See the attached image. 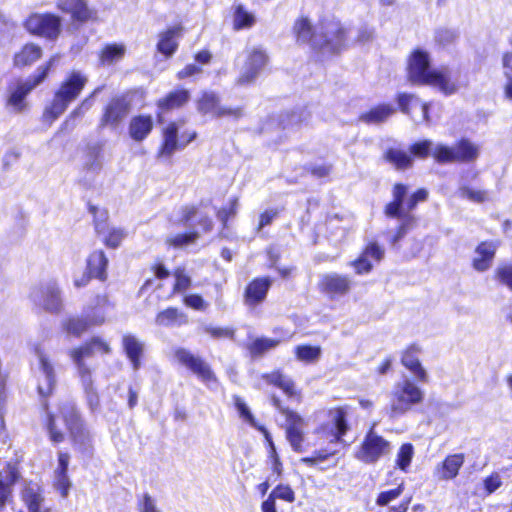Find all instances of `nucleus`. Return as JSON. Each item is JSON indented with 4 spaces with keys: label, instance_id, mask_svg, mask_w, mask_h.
I'll return each instance as SVG.
<instances>
[{
    "label": "nucleus",
    "instance_id": "5701e85b",
    "mask_svg": "<svg viewBox=\"0 0 512 512\" xmlns=\"http://www.w3.org/2000/svg\"><path fill=\"white\" fill-rule=\"evenodd\" d=\"M384 256V250L377 243L367 245L363 253L352 262L357 274H364L371 271L372 261L379 262Z\"/></svg>",
    "mask_w": 512,
    "mask_h": 512
},
{
    "label": "nucleus",
    "instance_id": "37998d69",
    "mask_svg": "<svg viewBox=\"0 0 512 512\" xmlns=\"http://www.w3.org/2000/svg\"><path fill=\"white\" fill-rule=\"evenodd\" d=\"M125 52L126 48L123 44H108L101 51L100 62L102 65H111L121 60Z\"/></svg>",
    "mask_w": 512,
    "mask_h": 512
},
{
    "label": "nucleus",
    "instance_id": "ea45409f",
    "mask_svg": "<svg viewBox=\"0 0 512 512\" xmlns=\"http://www.w3.org/2000/svg\"><path fill=\"white\" fill-rule=\"evenodd\" d=\"M256 23L253 13L249 12L242 4L234 5L233 28L234 30L249 29Z\"/></svg>",
    "mask_w": 512,
    "mask_h": 512
},
{
    "label": "nucleus",
    "instance_id": "473e14b6",
    "mask_svg": "<svg viewBox=\"0 0 512 512\" xmlns=\"http://www.w3.org/2000/svg\"><path fill=\"white\" fill-rule=\"evenodd\" d=\"M104 155L100 146L95 145L88 148L84 160V170L91 177L98 175L103 168Z\"/></svg>",
    "mask_w": 512,
    "mask_h": 512
},
{
    "label": "nucleus",
    "instance_id": "79ce46f5",
    "mask_svg": "<svg viewBox=\"0 0 512 512\" xmlns=\"http://www.w3.org/2000/svg\"><path fill=\"white\" fill-rule=\"evenodd\" d=\"M111 306L109 299L105 295H99L96 298V307L86 314L91 326L101 325L105 322L106 313L104 309Z\"/></svg>",
    "mask_w": 512,
    "mask_h": 512
},
{
    "label": "nucleus",
    "instance_id": "9d476101",
    "mask_svg": "<svg viewBox=\"0 0 512 512\" xmlns=\"http://www.w3.org/2000/svg\"><path fill=\"white\" fill-rule=\"evenodd\" d=\"M54 60V58H51L45 65H42L37 69L35 75L24 81L19 80L14 88L11 87V94L8 101L9 105H11L16 111H22L25 107V97L46 79Z\"/></svg>",
    "mask_w": 512,
    "mask_h": 512
},
{
    "label": "nucleus",
    "instance_id": "c9c22d12",
    "mask_svg": "<svg viewBox=\"0 0 512 512\" xmlns=\"http://www.w3.org/2000/svg\"><path fill=\"white\" fill-rule=\"evenodd\" d=\"M464 459V454L462 453L447 456L442 462L441 468H439L440 478L443 480L454 479L458 475Z\"/></svg>",
    "mask_w": 512,
    "mask_h": 512
},
{
    "label": "nucleus",
    "instance_id": "f704fd0d",
    "mask_svg": "<svg viewBox=\"0 0 512 512\" xmlns=\"http://www.w3.org/2000/svg\"><path fill=\"white\" fill-rule=\"evenodd\" d=\"M178 148H180L178 143V126L173 122L163 131V144L159 156L170 157Z\"/></svg>",
    "mask_w": 512,
    "mask_h": 512
},
{
    "label": "nucleus",
    "instance_id": "13d9d810",
    "mask_svg": "<svg viewBox=\"0 0 512 512\" xmlns=\"http://www.w3.org/2000/svg\"><path fill=\"white\" fill-rule=\"evenodd\" d=\"M337 450L333 449H321L314 452L312 457H303L300 459L301 463H304L308 466H314L321 461L326 460L328 457L336 454Z\"/></svg>",
    "mask_w": 512,
    "mask_h": 512
},
{
    "label": "nucleus",
    "instance_id": "a18cd8bd",
    "mask_svg": "<svg viewBox=\"0 0 512 512\" xmlns=\"http://www.w3.org/2000/svg\"><path fill=\"white\" fill-rule=\"evenodd\" d=\"M385 158L398 169H405L412 163V158L407 152L400 149H389L385 154Z\"/></svg>",
    "mask_w": 512,
    "mask_h": 512
},
{
    "label": "nucleus",
    "instance_id": "603ef678",
    "mask_svg": "<svg viewBox=\"0 0 512 512\" xmlns=\"http://www.w3.org/2000/svg\"><path fill=\"white\" fill-rule=\"evenodd\" d=\"M138 512H162L157 506V501L149 493H143L137 497Z\"/></svg>",
    "mask_w": 512,
    "mask_h": 512
},
{
    "label": "nucleus",
    "instance_id": "b1692460",
    "mask_svg": "<svg viewBox=\"0 0 512 512\" xmlns=\"http://www.w3.org/2000/svg\"><path fill=\"white\" fill-rule=\"evenodd\" d=\"M419 353V348L416 345H412L403 353L401 362L417 381L426 383L428 382V374L419 360Z\"/></svg>",
    "mask_w": 512,
    "mask_h": 512
},
{
    "label": "nucleus",
    "instance_id": "aec40b11",
    "mask_svg": "<svg viewBox=\"0 0 512 512\" xmlns=\"http://www.w3.org/2000/svg\"><path fill=\"white\" fill-rule=\"evenodd\" d=\"M351 287L352 280L348 276L335 272L322 275L319 281L320 290L332 299L346 295Z\"/></svg>",
    "mask_w": 512,
    "mask_h": 512
},
{
    "label": "nucleus",
    "instance_id": "f8f14e48",
    "mask_svg": "<svg viewBox=\"0 0 512 512\" xmlns=\"http://www.w3.org/2000/svg\"><path fill=\"white\" fill-rule=\"evenodd\" d=\"M34 353L38 359V375H37V389L41 398L46 399L49 397L57 383L56 373L54 366L40 345L34 347Z\"/></svg>",
    "mask_w": 512,
    "mask_h": 512
},
{
    "label": "nucleus",
    "instance_id": "bb28decb",
    "mask_svg": "<svg viewBox=\"0 0 512 512\" xmlns=\"http://www.w3.org/2000/svg\"><path fill=\"white\" fill-rule=\"evenodd\" d=\"M22 500L28 512H50L49 508L44 505L42 490L36 483H29L24 487Z\"/></svg>",
    "mask_w": 512,
    "mask_h": 512
},
{
    "label": "nucleus",
    "instance_id": "c756f323",
    "mask_svg": "<svg viewBox=\"0 0 512 512\" xmlns=\"http://www.w3.org/2000/svg\"><path fill=\"white\" fill-rule=\"evenodd\" d=\"M396 109L391 104H379L369 111L362 113L359 116V120L365 124H381L387 121L394 113Z\"/></svg>",
    "mask_w": 512,
    "mask_h": 512
},
{
    "label": "nucleus",
    "instance_id": "6ab92c4d",
    "mask_svg": "<svg viewBox=\"0 0 512 512\" xmlns=\"http://www.w3.org/2000/svg\"><path fill=\"white\" fill-rule=\"evenodd\" d=\"M397 102L401 112L409 115L415 123L429 121V105L423 103L417 96L408 93H400L397 96Z\"/></svg>",
    "mask_w": 512,
    "mask_h": 512
},
{
    "label": "nucleus",
    "instance_id": "7c9ffc66",
    "mask_svg": "<svg viewBox=\"0 0 512 512\" xmlns=\"http://www.w3.org/2000/svg\"><path fill=\"white\" fill-rule=\"evenodd\" d=\"M153 129V119L149 115H138L129 123V134L135 141H143Z\"/></svg>",
    "mask_w": 512,
    "mask_h": 512
},
{
    "label": "nucleus",
    "instance_id": "4d7b16f0",
    "mask_svg": "<svg viewBox=\"0 0 512 512\" xmlns=\"http://www.w3.org/2000/svg\"><path fill=\"white\" fill-rule=\"evenodd\" d=\"M278 344V341L273 339H267V338H259L256 339L250 346V352L253 355H261L265 351H268L269 349H272L276 347Z\"/></svg>",
    "mask_w": 512,
    "mask_h": 512
},
{
    "label": "nucleus",
    "instance_id": "2f4dec72",
    "mask_svg": "<svg viewBox=\"0 0 512 512\" xmlns=\"http://www.w3.org/2000/svg\"><path fill=\"white\" fill-rule=\"evenodd\" d=\"M155 323L162 327H179L188 323V317L179 309L169 307L157 314Z\"/></svg>",
    "mask_w": 512,
    "mask_h": 512
},
{
    "label": "nucleus",
    "instance_id": "3c124183",
    "mask_svg": "<svg viewBox=\"0 0 512 512\" xmlns=\"http://www.w3.org/2000/svg\"><path fill=\"white\" fill-rule=\"evenodd\" d=\"M173 275L175 277V284L173 287L174 293H182L191 286L192 280L191 277L186 273L185 268H176Z\"/></svg>",
    "mask_w": 512,
    "mask_h": 512
},
{
    "label": "nucleus",
    "instance_id": "8fccbe9b",
    "mask_svg": "<svg viewBox=\"0 0 512 512\" xmlns=\"http://www.w3.org/2000/svg\"><path fill=\"white\" fill-rule=\"evenodd\" d=\"M90 326L86 316L85 318H71L65 324V330L68 334L80 337Z\"/></svg>",
    "mask_w": 512,
    "mask_h": 512
},
{
    "label": "nucleus",
    "instance_id": "6e6552de",
    "mask_svg": "<svg viewBox=\"0 0 512 512\" xmlns=\"http://www.w3.org/2000/svg\"><path fill=\"white\" fill-rule=\"evenodd\" d=\"M268 63L269 56L264 47L257 45L247 48L244 62L240 68L237 84L249 85L254 83Z\"/></svg>",
    "mask_w": 512,
    "mask_h": 512
},
{
    "label": "nucleus",
    "instance_id": "a211bd4d",
    "mask_svg": "<svg viewBox=\"0 0 512 512\" xmlns=\"http://www.w3.org/2000/svg\"><path fill=\"white\" fill-rule=\"evenodd\" d=\"M175 358L194 374H196L202 381L210 382L215 381V376L209 365L200 357L195 356L185 348H177L175 350Z\"/></svg>",
    "mask_w": 512,
    "mask_h": 512
},
{
    "label": "nucleus",
    "instance_id": "72a5a7b5",
    "mask_svg": "<svg viewBox=\"0 0 512 512\" xmlns=\"http://www.w3.org/2000/svg\"><path fill=\"white\" fill-rule=\"evenodd\" d=\"M108 265V259L105 253L101 250L94 251L90 254L87 260V269L91 277L98 278L100 280L106 279V268Z\"/></svg>",
    "mask_w": 512,
    "mask_h": 512
},
{
    "label": "nucleus",
    "instance_id": "4468645a",
    "mask_svg": "<svg viewBox=\"0 0 512 512\" xmlns=\"http://www.w3.org/2000/svg\"><path fill=\"white\" fill-rule=\"evenodd\" d=\"M25 27L32 34L53 40L60 33L61 19L53 14H33L26 20Z\"/></svg>",
    "mask_w": 512,
    "mask_h": 512
},
{
    "label": "nucleus",
    "instance_id": "6e6d98bb",
    "mask_svg": "<svg viewBox=\"0 0 512 512\" xmlns=\"http://www.w3.org/2000/svg\"><path fill=\"white\" fill-rule=\"evenodd\" d=\"M102 90L101 87H97L88 97H86L79 106H77L70 114V118L82 117L86 111H88L93 103L94 97L100 93Z\"/></svg>",
    "mask_w": 512,
    "mask_h": 512
},
{
    "label": "nucleus",
    "instance_id": "20e7f679",
    "mask_svg": "<svg viewBox=\"0 0 512 512\" xmlns=\"http://www.w3.org/2000/svg\"><path fill=\"white\" fill-rule=\"evenodd\" d=\"M408 78L412 84L437 87L443 94L452 95L458 86L452 80V72L448 68L430 69L428 53L416 50L409 59Z\"/></svg>",
    "mask_w": 512,
    "mask_h": 512
},
{
    "label": "nucleus",
    "instance_id": "bf43d9fd",
    "mask_svg": "<svg viewBox=\"0 0 512 512\" xmlns=\"http://www.w3.org/2000/svg\"><path fill=\"white\" fill-rule=\"evenodd\" d=\"M238 209V199L233 198L229 201L228 207H223L217 212L218 220L224 225H227V222L230 218L234 217L237 213Z\"/></svg>",
    "mask_w": 512,
    "mask_h": 512
},
{
    "label": "nucleus",
    "instance_id": "dca6fc26",
    "mask_svg": "<svg viewBox=\"0 0 512 512\" xmlns=\"http://www.w3.org/2000/svg\"><path fill=\"white\" fill-rule=\"evenodd\" d=\"M131 103L127 96H116L110 100L100 119V126L117 127L129 114Z\"/></svg>",
    "mask_w": 512,
    "mask_h": 512
},
{
    "label": "nucleus",
    "instance_id": "de8ad7c7",
    "mask_svg": "<svg viewBox=\"0 0 512 512\" xmlns=\"http://www.w3.org/2000/svg\"><path fill=\"white\" fill-rule=\"evenodd\" d=\"M413 455H414L413 445L410 443L403 444L397 453L396 466L400 470L406 472L408 467L410 466Z\"/></svg>",
    "mask_w": 512,
    "mask_h": 512
},
{
    "label": "nucleus",
    "instance_id": "c85d7f7f",
    "mask_svg": "<svg viewBox=\"0 0 512 512\" xmlns=\"http://www.w3.org/2000/svg\"><path fill=\"white\" fill-rule=\"evenodd\" d=\"M181 35V26H174L160 33L159 41L157 44L158 51L164 54L165 56H171L172 54H174L178 47L177 40L180 38Z\"/></svg>",
    "mask_w": 512,
    "mask_h": 512
},
{
    "label": "nucleus",
    "instance_id": "e2e57ef3",
    "mask_svg": "<svg viewBox=\"0 0 512 512\" xmlns=\"http://www.w3.org/2000/svg\"><path fill=\"white\" fill-rule=\"evenodd\" d=\"M497 279L512 291V263L500 266L496 270Z\"/></svg>",
    "mask_w": 512,
    "mask_h": 512
},
{
    "label": "nucleus",
    "instance_id": "9b49d317",
    "mask_svg": "<svg viewBox=\"0 0 512 512\" xmlns=\"http://www.w3.org/2000/svg\"><path fill=\"white\" fill-rule=\"evenodd\" d=\"M347 429L345 410L335 408L328 411L327 420L316 429V435L319 439L334 444L342 441V436L346 433Z\"/></svg>",
    "mask_w": 512,
    "mask_h": 512
},
{
    "label": "nucleus",
    "instance_id": "58836bf2",
    "mask_svg": "<svg viewBox=\"0 0 512 512\" xmlns=\"http://www.w3.org/2000/svg\"><path fill=\"white\" fill-rule=\"evenodd\" d=\"M5 479L0 474V511L6 506L12 497V485L16 482L17 474L14 469L8 467L5 470Z\"/></svg>",
    "mask_w": 512,
    "mask_h": 512
},
{
    "label": "nucleus",
    "instance_id": "ddd939ff",
    "mask_svg": "<svg viewBox=\"0 0 512 512\" xmlns=\"http://www.w3.org/2000/svg\"><path fill=\"white\" fill-rule=\"evenodd\" d=\"M31 301L38 307L49 312H58L61 308V295L56 282L41 283L32 288Z\"/></svg>",
    "mask_w": 512,
    "mask_h": 512
},
{
    "label": "nucleus",
    "instance_id": "49530a36",
    "mask_svg": "<svg viewBox=\"0 0 512 512\" xmlns=\"http://www.w3.org/2000/svg\"><path fill=\"white\" fill-rule=\"evenodd\" d=\"M295 353L298 360L312 363L319 359L321 348L319 346L299 345L295 348Z\"/></svg>",
    "mask_w": 512,
    "mask_h": 512
},
{
    "label": "nucleus",
    "instance_id": "c03bdc74",
    "mask_svg": "<svg viewBox=\"0 0 512 512\" xmlns=\"http://www.w3.org/2000/svg\"><path fill=\"white\" fill-rule=\"evenodd\" d=\"M457 194L461 198H467L476 203H482L488 200V193L486 191L470 188L463 179L459 182Z\"/></svg>",
    "mask_w": 512,
    "mask_h": 512
},
{
    "label": "nucleus",
    "instance_id": "052dcab7",
    "mask_svg": "<svg viewBox=\"0 0 512 512\" xmlns=\"http://www.w3.org/2000/svg\"><path fill=\"white\" fill-rule=\"evenodd\" d=\"M403 490V484H400L395 489L381 492L376 499V504L379 506L388 505L391 501L397 499L402 494Z\"/></svg>",
    "mask_w": 512,
    "mask_h": 512
},
{
    "label": "nucleus",
    "instance_id": "338daca9",
    "mask_svg": "<svg viewBox=\"0 0 512 512\" xmlns=\"http://www.w3.org/2000/svg\"><path fill=\"white\" fill-rule=\"evenodd\" d=\"M432 149V142L424 140L413 144L410 148L411 153L417 157H426L430 154Z\"/></svg>",
    "mask_w": 512,
    "mask_h": 512
},
{
    "label": "nucleus",
    "instance_id": "a878e982",
    "mask_svg": "<svg viewBox=\"0 0 512 512\" xmlns=\"http://www.w3.org/2000/svg\"><path fill=\"white\" fill-rule=\"evenodd\" d=\"M122 347L133 369L137 371L141 367V357L144 353L145 344L135 335L124 334Z\"/></svg>",
    "mask_w": 512,
    "mask_h": 512
},
{
    "label": "nucleus",
    "instance_id": "7ed1b4c3",
    "mask_svg": "<svg viewBox=\"0 0 512 512\" xmlns=\"http://www.w3.org/2000/svg\"><path fill=\"white\" fill-rule=\"evenodd\" d=\"M110 352V345L101 337H93L82 346L70 349L68 352L76 366L85 393L86 403L91 413H95L99 410L100 399L94 387L92 370L85 362V359L91 358L97 353L109 354Z\"/></svg>",
    "mask_w": 512,
    "mask_h": 512
},
{
    "label": "nucleus",
    "instance_id": "09e8293b",
    "mask_svg": "<svg viewBox=\"0 0 512 512\" xmlns=\"http://www.w3.org/2000/svg\"><path fill=\"white\" fill-rule=\"evenodd\" d=\"M199 237L197 232L182 233L168 236L166 243L174 248H182L194 243Z\"/></svg>",
    "mask_w": 512,
    "mask_h": 512
},
{
    "label": "nucleus",
    "instance_id": "412c9836",
    "mask_svg": "<svg viewBox=\"0 0 512 512\" xmlns=\"http://www.w3.org/2000/svg\"><path fill=\"white\" fill-rule=\"evenodd\" d=\"M304 419L296 412H289L286 420V438L295 452L303 451Z\"/></svg>",
    "mask_w": 512,
    "mask_h": 512
},
{
    "label": "nucleus",
    "instance_id": "f3484780",
    "mask_svg": "<svg viewBox=\"0 0 512 512\" xmlns=\"http://www.w3.org/2000/svg\"><path fill=\"white\" fill-rule=\"evenodd\" d=\"M198 110L203 114H211L214 117L240 118L243 113L241 108L224 107L220 105L218 96L213 92H204L198 101Z\"/></svg>",
    "mask_w": 512,
    "mask_h": 512
},
{
    "label": "nucleus",
    "instance_id": "e433bc0d",
    "mask_svg": "<svg viewBox=\"0 0 512 512\" xmlns=\"http://www.w3.org/2000/svg\"><path fill=\"white\" fill-rule=\"evenodd\" d=\"M263 378L268 384L274 385L283 390L288 397H294L297 395L293 380L282 372L274 371L270 374L263 375Z\"/></svg>",
    "mask_w": 512,
    "mask_h": 512
},
{
    "label": "nucleus",
    "instance_id": "f03ea898",
    "mask_svg": "<svg viewBox=\"0 0 512 512\" xmlns=\"http://www.w3.org/2000/svg\"><path fill=\"white\" fill-rule=\"evenodd\" d=\"M293 32L300 44H309L314 50L322 54L339 52L346 42V31L336 20H323L313 27L308 18H299L295 21Z\"/></svg>",
    "mask_w": 512,
    "mask_h": 512
},
{
    "label": "nucleus",
    "instance_id": "0eeeda50",
    "mask_svg": "<svg viewBox=\"0 0 512 512\" xmlns=\"http://www.w3.org/2000/svg\"><path fill=\"white\" fill-rule=\"evenodd\" d=\"M408 187L404 184L397 183L392 190L393 200L386 204L384 213L389 218L400 220L395 235L392 238V244L400 241L415 225L416 217L411 213H405L404 200L407 198Z\"/></svg>",
    "mask_w": 512,
    "mask_h": 512
},
{
    "label": "nucleus",
    "instance_id": "393cba45",
    "mask_svg": "<svg viewBox=\"0 0 512 512\" xmlns=\"http://www.w3.org/2000/svg\"><path fill=\"white\" fill-rule=\"evenodd\" d=\"M57 7L71 14L74 20L85 22L94 17L95 12L91 10L85 0H58Z\"/></svg>",
    "mask_w": 512,
    "mask_h": 512
},
{
    "label": "nucleus",
    "instance_id": "69168bd1",
    "mask_svg": "<svg viewBox=\"0 0 512 512\" xmlns=\"http://www.w3.org/2000/svg\"><path fill=\"white\" fill-rule=\"evenodd\" d=\"M183 301L186 306L199 311L205 310L208 306L204 299L198 294L186 295Z\"/></svg>",
    "mask_w": 512,
    "mask_h": 512
},
{
    "label": "nucleus",
    "instance_id": "0e129e2a",
    "mask_svg": "<svg viewBox=\"0 0 512 512\" xmlns=\"http://www.w3.org/2000/svg\"><path fill=\"white\" fill-rule=\"evenodd\" d=\"M204 331L213 338H234L235 331L230 327L205 326Z\"/></svg>",
    "mask_w": 512,
    "mask_h": 512
},
{
    "label": "nucleus",
    "instance_id": "5fc2aeb1",
    "mask_svg": "<svg viewBox=\"0 0 512 512\" xmlns=\"http://www.w3.org/2000/svg\"><path fill=\"white\" fill-rule=\"evenodd\" d=\"M428 198V191L424 188L418 189L416 192L411 194L407 199L404 200L405 213L413 211L418 203L426 201Z\"/></svg>",
    "mask_w": 512,
    "mask_h": 512
},
{
    "label": "nucleus",
    "instance_id": "1a4fd4ad",
    "mask_svg": "<svg viewBox=\"0 0 512 512\" xmlns=\"http://www.w3.org/2000/svg\"><path fill=\"white\" fill-rule=\"evenodd\" d=\"M479 156V147L467 139L460 140L454 147L442 144L435 146L433 157L437 162H472Z\"/></svg>",
    "mask_w": 512,
    "mask_h": 512
},
{
    "label": "nucleus",
    "instance_id": "680f3d73",
    "mask_svg": "<svg viewBox=\"0 0 512 512\" xmlns=\"http://www.w3.org/2000/svg\"><path fill=\"white\" fill-rule=\"evenodd\" d=\"M270 494L275 499H281L290 503L295 500V493L288 485L280 484L276 486Z\"/></svg>",
    "mask_w": 512,
    "mask_h": 512
},
{
    "label": "nucleus",
    "instance_id": "4c0bfd02",
    "mask_svg": "<svg viewBox=\"0 0 512 512\" xmlns=\"http://www.w3.org/2000/svg\"><path fill=\"white\" fill-rule=\"evenodd\" d=\"M190 99V92L187 89L171 91L166 97L158 101V107L162 110H170L183 106Z\"/></svg>",
    "mask_w": 512,
    "mask_h": 512
},
{
    "label": "nucleus",
    "instance_id": "a19ab883",
    "mask_svg": "<svg viewBox=\"0 0 512 512\" xmlns=\"http://www.w3.org/2000/svg\"><path fill=\"white\" fill-rule=\"evenodd\" d=\"M42 50L34 44L25 45L22 50L14 57V63L18 67L27 66L34 63L41 57Z\"/></svg>",
    "mask_w": 512,
    "mask_h": 512
},
{
    "label": "nucleus",
    "instance_id": "4be33fe9",
    "mask_svg": "<svg viewBox=\"0 0 512 512\" xmlns=\"http://www.w3.org/2000/svg\"><path fill=\"white\" fill-rule=\"evenodd\" d=\"M269 277H261L252 280L245 289L244 301L249 306H256L263 302L271 287Z\"/></svg>",
    "mask_w": 512,
    "mask_h": 512
},
{
    "label": "nucleus",
    "instance_id": "f257e3e1",
    "mask_svg": "<svg viewBox=\"0 0 512 512\" xmlns=\"http://www.w3.org/2000/svg\"><path fill=\"white\" fill-rule=\"evenodd\" d=\"M43 407L47 414V429L51 441L60 443L64 440V433L58 425V421L61 420L69 432L74 447L83 453L91 451L92 435L73 401H62L55 413L48 410L47 401L43 402Z\"/></svg>",
    "mask_w": 512,
    "mask_h": 512
},
{
    "label": "nucleus",
    "instance_id": "864d4df0",
    "mask_svg": "<svg viewBox=\"0 0 512 512\" xmlns=\"http://www.w3.org/2000/svg\"><path fill=\"white\" fill-rule=\"evenodd\" d=\"M234 405L240 415V417L246 421L252 427H258V423L255 420L254 415L251 413L249 407L239 396H234Z\"/></svg>",
    "mask_w": 512,
    "mask_h": 512
},
{
    "label": "nucleus",
    "instance_id": "423d86ee",
    "mask_svg": "<svg viewBox=\"0 0 512 512\" xmlns=\"http://www.w3.org/2000/svg\"><path fill=\"white\" fill-rule=\"evenodd\" d=\"M424 391L407 376L396 382L390 393V415L399 417L422 403Z\"/></svg>",
    "mask_w": 512,
    "mask_h": 512
},
{
    "label": "nucleus",
    "instance_id": "774afa93",
    "mask_svg": "<svg viewBox=\"0 0 512 512\" xmlns=\"http://www.w3.org/2000/svg\"><path fill=\"white\" fill-rule=\"evenodd\" d=\"M124 237L125 233L123 230L113 228L109 231L108 235L105 236V243L111 248H116L119 246Z\"/></svg>",
    "mask_w": 512,
    "mask_h": 512
},
{
    "label": "nucleus",
    "instance_id": "2eb2a0df",
    "mask_svg": "<svg viewBox=\"0 0 512 512\" xmlns=\"http://www.w3.org/2000/svg\"><path fill=\"white\" fill-rule=\"evenodd\" d=\"M389 452L390 443L371 429L365 436L356 457L364 463L372 464Z\"/></svg>",
    "mask_w": 512,
    "mask_h": 512
},
{
    "label": "nucleus",
    "instance_id": "39448f33",
    "mask_svg": "<svg viewBox=\"0 0 512 512\" xmlns=\"http://www.w3.org/2000/svg\"><path fill=\"white\" fill-rule=\"evenodd\" d=\"M87 82V76L81 71L70 72L55 92L51 104L45 108V120L52 122L61 116L69 104L78 98Z\"/></svg>",
    "mask_w": 512,
    "mask_h": 512
},
{
    "label": "nucleus",
    "instance_id": "cd10ccee",
    "mask_svg": "<svg viewBox=\"0 0 512 512\" xmlns=\"http://www.w3.org/2000/svg\"><path fill=\"white\" fill-rule=\"evenodd\" d=\"M497 250V244L494 242H482L475 249L473 267L479 272L490 268Z\"/></svg>",
    "mask_w": 512,
    "mask_h": 512
}]
</instances>
